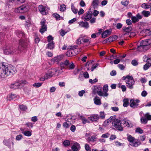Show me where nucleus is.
Segmentation results:
<instances>
[{
    "label": "nucleus",
    "instance_id": "60",
    "mask_svg": "<svg viewBox=\"0 0 151 151\" xmlns=\"http://www.w3.org/2000/svg\"><path fill=\"white\" fill-rule=\"evenodd\" d=\"M149 64H148L147 63L145 64L143 67L144 69L145 70H147L150 66V65H149Z\"/></svg>",
    "mask_w": 151,
    "mask_h": 151
},
{
    "label": "nucleus",
    "instance_id": "9",
    "mask_svg": "<svg viewBox=\"0 0 151 151\" xmlns=\"http://www.w3.org/2000/svg\"><path fill=\"white\" fill-rule=\"evenodd\" d=\"M26 81H18L15 82L14 83L11 84L10 87L11 89H15L18 88L20 86H22V84L25 83Z\"/></svg>",
    "mask_w": 151,
    "mask_h": 151
},
{
    "label": "nucleus",
    "instance_id": "6",
    "mask_svg": "<svg viewBox=\"0 0 151 151\" xmlns=\"http://www.w3.org/2000/svg\"><path fill=\"white\" fill-rule=\"evenodd\" d=\"M18 51L17 49L15 48L12 47H7L4 50V52L5 54L6 55L9 54H19Z\"/></svg>",
    "mask_w": 151,
    "mask_h": 151
},
{
    "label": "nucleus",
    "instance_id": "52",
    "mask_svg": "<svg viewBox=\"0 0 151 151\" xmlns=\"http://www.w3.org/2000/svg\"><path fill=\"white\" fill-rule=\"evenodd\" d=\"M85 149L87 151H92L91 148L90 147L89 145L87 144H85Z\"/></svg>",
    "mask_w": 151,
    "mask_h": 151
},
{
    "label": "nucleus",
    "instance_id": "42",
    "mask_svg": "<svg viewBox=\"0 0 151 151\" xmlns=\"http://www.w3.org/2000/svg\"><path fill=\"white\" fill-rule=\"evenodd\" d=\"M60 69L62 70L63 69H67L68 68L65 65L63 62H61L60 64Z\"/></svg>",
    "mask_w": 151,
    "mask_h": 151
},
{
    "label": "nucleus",
    "instance_id": "14",
    "mask_svg": "<svg viewBox=\"0 0 151 151\" xmlns=\"http://www.w3.org/2000/svg\"><path fill=\"white\" fill-rule=\"evenodd\" d=\"M100 118L98 114H92L88 117L89 120L92 121L97 122Z\"/></svg>",
    "mask_w": 151,
    "mask_h": 151
},
{
    "label": "nucleus",
    "instance_id": "18",
    "mask_svg": "<svg viewBox=\"0 0 151 151\" xmlns=\"http://www.w3.org/2000/svg\"><path fill=\"white\" fill-rule=\"evenodd\" d=\"M111 31L108 30H106L103 32L102 34V37L103 38H105L111 34Z\"/></svg>",
    "mask_w": 151,
    "mask_h": 151
},
{
    "label": "nucleus",
    "instance_id": "24",
    "mask_svg": "<svg viewBox=\"0 0 151 151\" xmlns=\"http://www.w3.org/2000/svg\"><path fill=\"white\" fill-rule=\"evenodd\" d=\"M117 38V36L115 35L112 36L108 38V42H112L116 40Z\"/></svg>",
    "mask_w": 151,
    "mask_h": 151
},
{
    "label": "nucleus",
    "instance_id": "12",
    "mask_svg": "<svg viewBox=\"0 0 151 151\" xmlns=\"http://www.w3.org/2000/svg\"><path fill=\"white\" fill-rule=\"evenodd\" d=\"M93 15V12L90 9L87 13H86L85 16L83 18V16H82V18L85 21H88L90 20L92 18V16Z\"/></svg>",
    "mask_w": 151,
    "mask_h": 151
},
{
    "label": "nucleus",
    "instance_id": "50",
    "mask_svg": "<svg viewBox=\"0 0 151 151\" xmlns=\"http://www.w3.org/2000/svg\"><path fill=\"white\" fill-rule=\"evenodd\" d=\"M67 33V32H65L64 29H61L60 30V34L63 37Z\"/></svg>",
    "mask_w": 151,
    "mask_h": 151
},
{
    "label": "nucleus",
    "instance_id": "41",
    "mask_svg": "<svg viewBox=\"0 0 151 151\" xmlns=\"http://www.w3.org/2000/svg\"><path fill=\"white\" fill-rule=\"evenodd\" d=\"M53 16L56 18V20H59L60 19V16L58 14L55 13L53 14Z\"/></svg>",
    "mask_w": 151,
    "mask_h": 151
},
{
    "label": "nucleus",
    "instance_id": "64",
    "mask_svg": "<svg viewBox=\"0 0 151 151\" xmlns=\"http://www.w3.org/2000/svg\"><path fill=\"white\" fill-rule=\"evenodd\" d=\"M76 129V127L74 125H72L70 128V130L72 132H74L75 131Z\"/></svg>",
    "mask_w": 151,
    "mask_h": 151
},
{
    "label": "nucleus",
    "instance_id": "35",
    "mask_svg": "<svg viewBox=\"0 0 151 151\" xmlns=\"http://www.w3.org/2000/svg\"><path fill=\"white\" fill-rule=\"evenodd\" d=\"M16 97V95H8L7 97V101H10Z\"/></svg>",
    "mask_w": 151,
    "mask_h": 151
},
{
    "label": "nucleus",
    "instance_id": "38",
    "mask_svg": "<svg viewBox=\"0 0 151 151\" xmlns=\"http://www.w3.org/2000/svg\"><path fill=\"white\" fill-rule=\"evenodd\" d=\"M63 144L64 146L65 147L69 146L70 145V141L68 140H64L63 142Z\"/></svg>",
    "mask_w": 151,
    "mask_h": 151
},
{
    "label": "nucleus",
    "instance_id": "28",
    "mask_svg": "<svg viewBox=\"0 0 151 151\" xmlns=\"http://www.w3.org/2000/svg\"><path fill=\"white\" fill-rule=\"evenodd\" d=\"M99 3V0H93L92 4L94 8L95 9L98 7Z\"/></svg>",
    "mask_w": 151,
    "mask_h": 151
},
{
    "label": "nucleus",
    "instance_id": "43",
    "mask_svg": "<svg viewBox=\"0 0 151 151\" xmlns=\"http://www.w3.org/2000/svg\"><path fill=\"white\" fill-rule=\"evenodd\" d=\"M143 130L140 127L137 128L135 130V132L140 134H142L143 132Z\"/></svg>",
    "mask_w": 151,
    "mask_h": 151
},
{
    "label": "nucleus",
    "instance_id": "37",
    "mask_svg": "<svg viewBox=\"0 0 151 151\" xmlns=\"http://www.w3.org/2000/svg\"><path fill=\"white\" fill-rule=\"evenodd\" d=\"M34 123L31 122H27L26 123L25 125L27 127L29 128V129L32 128L33 127Z\"/></svg>",
    "mask_w": 151,
    "mask_h": 151
},
{
    "label": "nucleus",
    "instance_id": "39",
    "mask_svg": "<svg viewBox=\"0 0 151 151\" xmlns=\"http://www.w3.org/2000/svg\"><path fill=\"white\" fill-rule=\"evenodd\" d=\"M71 125V124H70L69 123H68V122L66 121V122L63 123V126L64 128L67 129L69 128Z\"/></svg>",
    "mask_w": 151,
    "mask_h": 151
},
{
    "label": "nucleus",
    "instance_id": "53",
    "mask_svg": "<svg viewBox=\"0 0 151 151\" xmlns=\"http://www.w3.org/2000/svg\"><path fill=\"white\" fill-rule=\"evenodd\" d=\"M100 118L101 119H104L105 118V114L104 112L101 111L100 113Z\"/></svg>",
    "mask_w": 151,
    "mask_h": 151
},
{
    "label": "nucleus",
    "instance_id": "8",
    "mask_svg": "<svg viewBox=\"0 0 151 151\" xmlns=\"http://www.w3.org/2000/svg\"><path fill=\"white\" fill-rule=\"evenodd\" d=\"M140 102V101L138 99L135 100L134 99H130L129 101L130 106L133 108H136L138 107L139 105V103Z\"/></svg>",
    "mask_w": 151,
    "mask_h": 151
},
{
    "label": "nucleus",
    "instance_id": "16",
    "mask_svg": "<svg viewBox=\"0 0 151 151\" xmlns=\"http://www.w3.org/2000/svg\"><path fill=\"white\" fill-rule=\"evenodd\" d=\"M38 9L40 13L43 15H45L46 13V10L45 8V7L42 5H39V6Z\"/></svg>",
    "mask_w": 151,
    "mask_h": 151
},
{
    "label": "nucleus",
    "instance_id": "30",
    "mask_svg": "<svg viewBox=\"0 0 151 151\" xmlns=\"http://www.w3.org/2000/svg\"><path fill=\"white\" fill-rule=\"evenodd\" d=\"M31 131L28 130H26L22 132L24 135L25 136L29 137L32 135Z\"/></svg>",
    "mask_w": 151,
    "mask_h": 151
},
{
    "label": "nucleus",
    "instance_id": "17",
    "mask_svg": "<svg viewBox=\"0 0 151 151\" xmlns=\"http://www.w3.org/2000/svg\"><path fill=\"white\" fill-rule=\"evenodd\" d=\"M66 54L67 56L69 57H71L76 55L75 52L73 49L70 50L66 52Z\"/></svg>",
    "mask_w": 151,
    "mask_h": 151
},
{
    "label": "nucleus",
    "instance_id": "31",
    "mask_svg": "<svg viewBox=\"0 0 151 151\" xmlns=\"http://www.w3.org/2000/svg\"><path fill=\"white\" fill-rule=\"evenodd\" d=\"M123 106L124 107H126L129 105V99H124L123 100Z\"/></svg>",
    "mask_w": 151,
    "mask_h": 151
},
{
    "label": "nucleus",
    "instance_id": "46",
    "mask_svg": "<svg viewBox=\"0 0 151 151\" xmlns=\"http://www.w3.org/2000/svg\"><path fill=\"white\" fill-rule=\"evenodd\" d=\"M42 84V83H34L33 86L35 88H38L41 86Z\"/></svg>",
    "mask_w": 151,
    "mask_h": 151
},
{
    "label": "nucleus",
    "instance_id": "63",
    "mask_svg": "<svg viewBox=\"0 0 151 151\" xmlns=\"http://www.w3.org/2000/svg\"><path fill=\"white\" fill-rule=\"evenodd\" d=\"M118 66L121 70H124L125 68V66L122 64H119L118 65Z\"/></svg>",
    "mask_w": 151,
    "mask_h": 151
},
{
    "label": "nucleus",
    "instance_id": "23",
    "mask_svg": "<svg viewBox=\"0 0 151 151\" xmlns=\"http://www.w3.org/2000/svg\"><path fill=\"white\" fill-rule=\"evenodd\" d=\"M55 74V73L53 71L50 70L49 71L48 73H46L45 75L46 78L47 79L53 76Z\"/></svg>",
    "mask_w": 151,
    "mask_h": 151
},
{
    "label": "nucleus",
    "instance_id": "62",
    "mask_svg": "<svg viewBox=\"0 0 151 151\" xmlns=\"http://www.w3.org/2000/svg\"><path fill=\"white\" fill-rule=\"evenodd\" d=\"M99 65V63H96L95 65H92V67L91 68V71H93V70L95 69Z\"/></svg>",
    "mask_w": 151,
    "mask_h": 151
},
{
    "label": "nucleus",
    "instance_id": "20",
    "mask_svg": "<svg viewBox=\"0 0 151 151\" xmlns=\"http://www.w3.org/2000/svg\"><path fill=\"white\" fill-rule=\"evenodd\" d=\"M66 119V121L71 124H73V122H75V119H73L71 116H67Z\"/></svg>",
    "mask_w": 151,
    "mask_h": 151
},
{
    "label": "nucleus",
    "instance_id": "55",
    "mask_svg": "<svg viewBox=\"0 0 151 151\" xmlns=\"http://www.w3.org/2000/svg\"><path fill=\"white\" fill-rule=\"evenodd\" d=\"M109 135L110 134L109 133H106L102 134L101 137L102 138H107L109 137Z\"/></svg>",
    "mask_w": 151,
    "mask_h": 151
},
{
    "label": "nucleus",
    "instance_id": "54",
    "mask_svg": "<svg viewBox=\"0 0 151 151\" xmlns=\"http://www.w3.org/2000/svg\"><path fill=\"white\" fill-rule=\"evenodd\" d=\"M131 64L134 66H136L138 65V63L135 60H133L131 62Z\"/></svg>",
    "mask_w": 151,
    "mask_h": 151
},
{
    "label": "nucleus",
    "instance_id": "45",
    "mask_svg": "<svg viewBox=\"0 0 151 151\" xmlns=\"http://www.w3.org/2000/svg\"><path fill=\"white\" fill-rule=\"evenodd\" d=\"M19 109L22 111H25L27 109V107L23 104L20 105L19 106Z\"/></svg>",
    "mask_w": 151,
    "mask_h": 151
},
{
    "label": "nucleus",
    "instance_id": "33",
    "mask_svg": "<svg viewBox=\"0 0 151 151\" xmlns=\"http://www.w3.org/2000/svg\"><path fill=\"white\" fill-rule=\"evenodd\" d=\"M141 123L142 124H146L147 123L148 120L144 116H142L140 119Z\"/></svg>",
    "mask_w": 151,
    "mask_h": 151
},
{
    "label": "nucleus",
    "instance_id": "13",
    "mask_svg": "<svg viewBox=\"0 0 151 151\" xmlns=\"http://www.w3.org/2000/svg\"><path fill=\"white\" fill-rule=\"evenodd\" d=\"M63 58V56L61 55H59L55 57L51 60L52 62L54 63H56L57 64H59V62Z\"/></svg>",
    "mask_w": 151,
    "mask_h": 151
},
{
    "label": "nucleus",
    "instance_id": "3",
    "mask_svg": "<svg viewBox=\"0 0 151 151\" xmlns=\"http://www.w3.org/2000/svg\"><path fill=\"white\" fill-rule=\"evenodd\" d=\"M127 137L128 141L131 143L130 145L132 146L136 147L141 144L140 140L135 139L134 137L129 134H127Z\"/></svg>",
    "mask_w": 151,
    "mask_h": 151
},
{
    "label": "nucleus",
    "instance_id": "11",
    "mask_svg": "<svg viewBox=\"0 0 151 151\" xmlns=\"http://www.w3.org/2000/svg\"><path fill=\"white\" fill-rule=\"evenodd\" d=\"M131 77L128 78L126 81V86L129 88L131 89L133 88V85L134 83V81L132 76H131Z\"/></svg>",
    "mask_w": 151,
    "mask_h": 151
},
{
    "label": "nucleus",
    "instance_id": "44",
    "mask_svg": "<svg viewBox=\"0 0 151 151\" xmlns=\"http://www.w3.org/2000/svg\"><path fill=\"white\" fill-rule=\"evenodd\" d=\"M145 117L147 119V120H151V115L148 113H147L144 115Z\"/></svg>",
    "mask_w": 151,
    "mask_h": 151
},
{
    "label": "nucleus",
    "instance_id": "25",
    "mask_svg": "<svg viewBox=\"0 0 151 151\" xmlns=\"http://www.w3.org/2000/svg\"><path fill=\"white\" fill-rule=\"evenodd\" d=\"M123 30L127 33H129L132 30V28L130 27H123L122 28Z\"/></svg>",
    "mask_w": 151,
    "mask_h": 151
},
{
    "label": "nucleus",
    "instance_id": "59",
    "mask_svg": "<svg viewBox=\"0 0 151 151\" xmlns=\"http://www.w3.org/2000/svg\"><path fill=\"white\" fill-rule=\"evenodd\" d=\"M22 134H19L16 137V139L17 140H19L22 139Z\"/></svg>",
    "mask_w": 151,
    "mask_h": 151
},
{
    "label": "nucleus",
    "instance_id": "48",
    "mask_svg": "<svg viewBox=\"0 0 151 151\" xmlns=\"http://www.w3.org/2000/svg\"><path fill=\"white\" fill-rule=\"evenodd\" d=\"M121 3L122 5L125 6H128L129 3V1L126 0L125 1H122Z\"/></svg>",
    "mask_w": 151,
    "mask_h": 151
},
{
    "label": "nucleus",
    "instance_id": "10",
    "mask_svg": "<svg viewBox=\"0 0 151 151\" xmlns=\"http://www.w3.org/2000/svg\"><path fill=\"white\" fill-rule=\"evenodd\" d=\"M46 22V21L44 19H42L40 22L41 28L40 29L39 31L42 34H43L44 32L47 30V26L45 24Z\"/></svg>",
    "mask_w": 151,
    "mask_h": 151
},
{
    "label": "nucleus",
    "instance_id": "19",
    "mask_svg": "<svg viewBox=\"0 0 151 151\" xmlns=\"http://www.w3.org/2000/svg\"><path fill=\"white\" fill-rule=\"evenodd\" d=\"M94 101L95 104L97 105H99L101 104L100 99L97 96H96L94 99Z\"/></svg>",
    "mask_w": 151,
    "mask_h": 151
},
{
    "label": "nucleus",
    "instance_id": "7",
    "mask_svg": "<svg viewBox=\"0 0 151 151\" xmlns=\"http://www.w3.org/2000/svg\"><path fill=\"white\" fill-rule=\"evenodd\" d=\"M93 93L94 94H104L102 92V88L99 85L95 86L93 89Z\"/></svg>",
    "mask_w": 151,
    "mask_h": 151
},
{
    "label": "nucleus",
    "instance_id": "4",
    "mask_svg": "<svg viewBox=\"0 0 151 151\" xmlns=\"http://www.w3.org/2000/svg\"><path fill=\"white\" fill-rule=\"evenodd\" d=\"M112 126L115 128L116 130L122 131L123 128L121 125V121L118 119H114L112 121Z\"/></svg>",
    "mask_w": 151,
    "mask_h": 151
},
{
    "label": "nucleus",
    "instance_id": "2",
    "mask_svg": "<svg viewBox=\"0 0 151 151\" xmlns=\"http://www.w3.org/2000/svg\"><path fill=\"white\" fill-rule=\"evenodd\" d=\"M151 39H149L142 41L139 45L137 46V49L140 51H143L148 50L151 47Z\"/></svg>",
    "mask_w": 151,
    "mask_h": 151
},
{
    "label": "nucleus",
    "instance_id": "57",
    "mask_svg": "<svg viewBox=\"0 0 151 151\" xmlns=\"http://www.w3.org/2000/svg\"><path fill=\"white\" fill-rule=\"evenodd\" d=\"M113 117H112L111 119H109L105 121V123L106 124H108L109 122H112V121L113 120Z\"/></svg>",
    "mask_w": 151,
    "mask_h": 151
},
{
    "label": "nucleus",
    "instance_id": "32",
    "mask_svg": "<svg viewBox=\"0 0 151 151\" xmlns=\"http://www.w3.org/2000/svg\"><path fill=\"white\" fill-rule=\"evenodd\" d=\"M54 43L52 41L51 42L49 43L47 45V48L52 49L54 48Z\"/></svg>",
    "mask_w": 151,
    "mask_h": 151
},
{
    "label": "nucleus",
    "instance_id": "40",
    "mask_svg": "<svg viewBox=\"0 0 151 151\" xmlns=\"http://www.w3.org/2000/svg\"><path fill=\"white\" fill-rule=\"evenodd\" d=\"M131 19L133 23H135L139 21V20L137 19V18L135 16L132 17Z\"/></svg>",
    "mask_w": 151,
    "mask_h": 151
},
{
    "label": "nucleus",
    "instance_id": "27",
    "mask_svg": "<svg viewBox=\"0 0 151 151\" xmlns=\"http://www.w3.org/2000/svg\"><path fill=\"white\" fill-rule=\"evenodd\" d=\"M80 25L82 27H84L86 28H87L89 27L88 23V22H81L80 23Z\"/></svg>",
    "mask_w": 151,
    "mask_h": 151
},
{
    "label": "nucleus",
    "instance_id": "61",
    "mask_svg": "<svg viewBox=\"0 0 151 151\" xmlns=\"http://www.w3.org/2000/svg\"><path fill=\"white\" fill-rule=\"evenodd\" d=\"M31 120L33 122H35L38 120V118L36 116H34L32 117Z\"/></svg>",
    "mask_w": 151,
    "mask_h": 151
},
{
    "label": "nucleus",
    "instance_id": "5",
    "mask_svg": "<svg viewBox=\"0 0 151 151\" xmlns=\"http://www.w3.org/2000/svg\"><path fill=\"white\" fill-rule=\"evenodd\" d=\"M27 43L25 42L24 40L21 39L19 41L18 49H17V50L19 51V54L22 52L25 51L27 50Z\"/></svg>",
    "mask_w": 151,
    "mask_h": 151
},
{
    "label": "nucleus",
    "instance_id": "36",
    "mask_svg": "<svg viewBox=\"0 0 151 151\" xmlns=\"http://www.w3.org/2000/svg\"><path fill=\"white\" fill-rule=\"evenodd\" d=\"M20 7H21V10L22 11V13L26 12L27 11L28 9L27 8L25 5H22Z\"/></svg>",
    "mask_w": 151,
    "mask_h": 151
},
{
    "label": "nucleus",
    "instance_id": "51",
    "mask_svg": "<svg viewBox=\"0 0 151 151\" xmlns=\"http://www.w3.org/2000/svg\"><path fill=\"white\" fill-rule=\"evenodd\" d=\"M144 59H147L146 62L148 63V64H150L151 62V59L149 57H148L147 56L145 55L144 57Z\"/></svg>",
    "mask_w": 151,
    "mask_h": 151
},
{
    "label": "nucleus",
    "instance_id": "29",
    "mask_svg": "<svg viewBox=\"0 0 151 151\" xmlns=\"http://www.w3.org/2000/svg\"><path fill=\"white\" fill-rule=\"evenodd\" d=\"M141 14L145 17H148L150 15V13L149 11L144 10L142 12Z\"/></svg>",
    "mask_w": 151,
    "mask_h": 151
},
{
    "label": "nucleus",
    "instance_id": "34",
    "mask_svg": "<svg viewBox=\"0 0 151 151\" xmlns=\"http://www.w3.org/2000/svg\"><path fill=\"white\" fill-rule=\"evenodd\" d=\"M71 9L72 12L75 14H76L77 13L78 10L74 6L73 4H71Z\"/></svg>",
    "mask_w": 151,
    "mask_h": 151
},
{
    "label": "nucleus",
    "instance_id": "26",
    "mask_svg": "<svg viewBox=\"0 0 151 151\" xmlns=\"http://www.w3.org/2000/svg\"><path fill=\"white\" fill-rule=\"evenodd\" d=\"M103 92L104 93V94H108L107 92L108 91V86L107 84L104 85L103 88Z\"/></svg>",
    "mask_w": 151,
    "mask_h": 151
},
{
    "label": "nucleus",
    "instance_id": "21",
    "mask_svg": "<svg viewBox=\"0 0 151 151\" xmlns=\"http://www.w3.org/2000/svg\"><path fill=\"white\" fill-rule=\"evenodd\" d=\"M96 138L95 136H92L88 137L87 139L88 142L90 143L91 142H94L96 141Z\"/></svg>",
    "mask_w": 151,
    "mask_h": 151
},
{
    "label": "nucleus",
    "instance_id": "1",
    "mask_svg": "<svg viewBox=\"0 0 151 151\" xmlns=\"http://www.w3.org/2000/svg\"><path fill=\"white\" fill-rule=\"evenodd\" d=\"M0 67V77L4 78L9 75H12L17 72L15 67L11 65H8V64L4 62L1 63Z\"/></svg>",
    "mask_w": 151,
    "mask_h": 151
},
{
    "label": "nucleus",
    "instance_id": "58",
    "mask_svg": "<svg viewBox=\"0 0 151 151\" xmlns=\"http://www.w3.org/2000/svg\"><path fill=\"white\" fill-rule=\"evenodd\" d=\"M82 41L84 43H86L88 44H90V42L89 41V40L88 39L82 38Z\"/></svg>",
    "mask_w": 151,
    "mask_h": 151
},
{
    "label": "nucleus",
    "instance_id": "49",
    "mask_svg": "<svg viewBox=\"0 0 151 151\" xmlns=\"http://www.w3.org/2000/svg\"><path fill=\"white\" fill-rule=\"evenodd\" d=\"M65 9L66 6L65 5L63 4L61 5L60 8V11L63 12L65 11Z\"/></svg>",
    "mask_w": 151,
    "mask_h": 151
},
{
    "label": "nucleus",
    "instance_id": "47",
    "mask_svg": "<svg viewBox=\"0 0 151 151\" xmlns=\"http://www.w3.org/2000/svg\"><path fill=\"white\" fill-rule=\"evenodd\" d=\"M75 66L73 63L72 62L68 66V68L67 69L69 70H71L75 68Z\"/></svg>",
    "mask_w": 151,
    "mask_h": 151
},
{
    "label": "nucleus",
    "instance_id": "56",
    "mask_svg": "<svg viewBox=\"0 0 151 151\" xmlns=\"http://www.w3.org/2000/svg\"><path fill=\"white\" fill-rule=\"evenodd\" d=\"M21 9V7L20 6L17 8H16L15 10V11L16 13H22Z\"/></svg>",
    "mask_w": 151,
    "mask_h": 151
},
{
    "label": "nucleus",
    "instance_id": "15",
    "mask_svg": "<svg viewBox=\"0 0 151 151\" xmlns=\"http://www.w3.org/2000/svg\"><path fill=\"white\" fill-rule=\"evenodd\" d=\"M80 148V144L77 142L74 143L71 147V149L73 151H78Z\"/></svg>",
    "mask_w": 151,
    "mask_h": 151
},
{
    "label": "nucleus",
    "instance_id": "22",
    "mask_svg": "<svg viewBox=\"0 0 151 151\" xmlns=\"http://www.w3.org/2000/svg\"><path fill=\"white\" fill-rule=\"evenodd\" d=\"M17 36L19 38H24L25 37V34L23 32L21 31H18L17 32Z\"/></svg>",
    "mask_w": 151,
    "mask_h": 151
}]
</instances>
